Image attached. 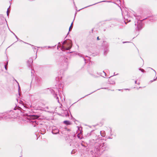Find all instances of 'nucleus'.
Masks as SVG:
<instances>
[{"label":"nucleus","instance_id":"1","mask_svg":"<svg viewBox=\"0 0 157 157\" xmlns=\"http://www.w3.org/2000/svg\"><path fill=\"white\" fill-rule=\"evenodd\" d=\"M103 140L97 139L95 140L93 139L91 142L94 144V151L97 154H99V152H103L105 150V144Z\"/></svg>","mask_w":157,"mask_h":157},{"label":"nucleus","instance_id":"2","mask_svg":"<svg viewBox=\"0 0 157 157\" xmlns=\"http://www.w3.org/2000/svg\"><path fill=\"white\" fill-rule=\"evenodd\" d=\"M5 113V119L8 120L13 118V116L14 113L13 111L10 110L4 113Z\"/></svg>","mask_w":157,"mask_h":157},{"label":"nucleus","instance_id":"3","mask_svg":"<svg viewBox=\"0 0 157 157\" xmlns=\"http://www.w3.org/2000/svg\"><path fill=\"white\" fill-rule=\"evenodd\" d=\"M33 62L32 59L30 58L27 61V65L29 67H30L31 66V63Z\"/></svg>","mask_w":157,"mask_h":157},{"label":"nucleus","instance_id":"4","mask_svg":"<svg viewBox=\"0 0 157 157\" xmlns=\"http://www.w3.org/2000/svg\"><path fill=\"white\" fill-rule=\"evenodd\" d=\"M69 46L67 48H65L64 46H63L62 47V49L63 50H69L71 48V43L70 42L69 43Z\"/></svg>","mask_w":157,"mask_h":157},{"label":"nucleus","instance_id":"5","mask_svg":"<svg viewBox=\"0 0 157 157\" xmlns=\"http://www.w3.org/2000/svg\"><path fill=\"white\" fill-rule=\"evenodd\" d=\"M137 30L138 31H139L142 29V23L140 22V23H139L138 25H137Z\"/></svg>","mask_w":157,"mask_h":157},{"label":"nucleus","instance_id":"6","mask_svg":"<svg viewBox=\"0 0 157 157\" xmlns=\"http://www.w3.org/2000/svg\"><path fill=\"white\" fill-rule=\"evenodd\" d=\"M125 21H127L128 22H130L131 21V18L128 17V15H126L124 17Z\"/></svg>","mask_w":157,"mask_h":157},{"label":"nucleus","instance_id":"7","mask_svg":"<svg viewBox=\"0 0 157 157\" xmlns=\"http://www.w3.org/2000/svg\"><path fill=\"white\" fill-rule=\"evenodd\" d=\"M5 113H0V120H2L5 119Z\"/></svg>","mask_w":157,"mask_h":157},{"label":"nucleus","instance_id":"8","mask_svg":"<svg viewBox=\"0 0 157 157\" xmlns=\"http://www.w3.org/2000/svg\"><path fill=\"white\" fill-rule=\"evenodd\" d=\"M108 81L109 83L110 84H114L115 83L114 80L111 78L109 79Z\"/></svg>","mask_w":157,"mask_h":157},{"label":"nucleus","instance_id":"9","mask_svg":"<svg viewBox=\"0 0 157 157\" xmlns=\"http://www.w3.org/2000/svg\"><path fill=\"white\" fill-rule=\"evenodd\" d=\"M59 131L58 129H53L52 132L54 134H56L59 133Z\"/></svg>","mask_w":157,"mask_h":157},{"label":"nucleus","instance_id":"10","mask_svg":"<svg viewBox=\"0 0 157 157\" xmlns=\"http://www.w3.org/2000/svg\"><path fill=\"white\" fill-rule=\"evenodd\" d=\"M63 123L65 124L66 125H69L71 124V122L70 121H63Z\"/></svg>","mask_w":157,"mask_h":157},{"label":"nucleus","instance_id":"11","mask_svg":"<svg viewBox=\"0 0 157 157\" xmlns=\"http://www.w3.org/2000/svg\"><path fill=\"white\" fill-rule=\"evenodd\" d=\"M103 44L104 46H105V47H107L109 46V44L108 43L106 42V41H104L103 42Z\"/></svg>","mask_w":157,"mask_h":157},{"label":"nucleus","instance_id":"12","mask_svg":"<svg viewBox=\"0 0 157 157\" xmlns=\"http://www.w3.org/2000/svg\"><path fill=\"white\" fill-rule=\"evenodd\" d=\"M106 1H101V2H97V3H94V4H92V5H89V6H86V7H85L84 8H86V7H89V6H92L93 5H95V4H97V3H98L101 2H106Z\"/></svg>","mask_w":157,"mask_h":157},{"label":"nucleus","instance_id":"13","mask_svg":"<svg viewBox=\"0 0 157 157\" xmlns=\"http://www.w3.org/2000/svg\"><path fill=\"white\" fill-rule=\"evenodd\" d=\"M55 97L56 98L57 101L59 102V99L58 97L57 96V95H55Z\"/></svg>","mask_w":157,"mask_h":157},{"label":"nucleus","instance_id":"14","mask_svg":"<svg viewBox=\"0 0 157 157\" xmlns=\"http://www.w3.org/2000/svg\"><path fill=\"white\" fill-rule=\"evenodd\" d=\"M108 50L107 48H106V49H105L104 52V54H105V52H108Z\"/></svg>","mask_w":157,"mask_h":157},{"label":"nucleus","instance_id":"15","mask_svg":"<svg viewBox=\"0 0 157 157\" xmlns=\"http://www.w3.org/2000/svg\"><path fill=\"white\" fill-rule=\"evenodd\" d=\"M100 134H101V136H102V137H104L105 136V134H102L101 131L100 132Z\"/></svg>","mask_w":157,"mask_h":157},{"label":"nucleus","instance_id":"16","mask_svg":"<svg viewBox=\"0 0 157 157\" xmlns=\"http://www.w3.org/2000/svg\"><path fill=\"white\" fill-rule=\"evenodd\" d=\"M10 11L9 10V8H8L7 9V15L8 16L9 15V14L10 13Z\"/></svg>","mask_w":157,"mask_h":157},{"label":"nucleus","instance_id":"17","mask_svg":"<svg viewBox=\"0 0 157 157\" xmlns=\"http://www.w3.org/2000/svg\"><path fill=\"white\" fill-rule=\"evenodd\" d=\"M109 132H110V134L112 135L111 134V133H112V129L111 128H109Z\"/></svg>","mask_w":157,"mask_h":157},{"label":"nucleus","instance_id":"18","mask_svg":"<svg viewBox=\"0 0 157 157\" xmlns=\"http://www.w3.org/2000/svg\"><path fill=\"white\" fill-rule=\"evenodd\" d=\"M72 28V26H71V25L69 27V31H70L71 30V29Z\"/></svg>","mask_w":157,"mask_h":157},{"label":"nucleus","instance_id":"19","mask_svg":"<svg viewBox=\"0 0 157 157\" xmlns=\"http://www.w3.org/2000/svg\"><path fill=\"white\" fill-rule=\"evenodd\" d=\"M66 43V40H65L63 42V44H65Z\"/></svg>","mask_w":157,"mask_h":157},{"label":"nucleus","instance_id":"20","mask_svg":"<svg viewBox=\"0 0 157 157\" xmlns=\"http://www.w3.org/2000/svg\"><path fill=\"white\" fill-rule=\"evenodd\" d=\"M13 33L14 34V35L15 36L16 38L17 39V40H18V38L17 37L15 34L14 33Z\"/></svg>","mask_w":157,"mask_h":157},{"label":"nucleus","instance_id":"21","mask_svg":"<svg viewBox=\"0 0 157 157\" xmlns=\"http://www.w3.org/2000/svg\"><path fill=\"white\" fill-rule=\"evenodd\" d=\"M139 70H140L142 72H144V70L143 69H139Z\"/></svg>","mask_w":157,"mask_h":157},{"label":"nucleus","instance_id":"22","mask_svg":"<svg viewBox=\"0 0 157 157\" xmlns=\"http://www.w3.org/2000/svg\"><path fill=\"white\" fill-rule=\"evenodd\" d=\"M157 78V77H156V78L154 79V80H151V82H153V81L155 80H156V79Z\"/></svg>","mask_w":157,"mask_h":157},{"label":"nucleus","instance_id":"23","mask_svg":"<svg viewBox=\"0 0 157 157\" xmlns=\"http://www.w3.org/2000/svg\"><path fill=\"white\" fill-rule=\"evenodd\" d=\"M103 74L105 76H106V74L105 73L104 71L103 72Z\"/></svg>","mask_w":157,"mask_h":157},{"label":"nucleus","instance_id":"24","mask_svg":"<svg viewBox=\"0 0 157 157\" xmlns=\"http://www.w3.org/2000/svg\"><path fill=\"white\" fill-rule=\"evenodd\" d=\"M38 117H38V116H35V117H34V118H36V119H37V118H38Z\"/></svg>","mask_w":157,"mask_h":157},{"label":"nucleus","instance_id":"25","mask_svg":"<svg viewBox=\"0 0 157 157\" xmlns=\"http://www.w3.org/2000/svg\"><path fill=\"white\" fill-rule=\"evenodd\" d=\"M16 82H17V83H18V87H19V89H20V86H19V83H18V82L16 80Z\"/></svg>","mask_w":157,"mask_h":157},{"label":"nucleus","instance_id":"26","mask_svg":"<svg viewBox=\"0 0 157 157\" xmlns=\"http://www.w3.org/2000/svg\"><path fill=\"white\" fill-rule=\"evenodd\" d=\"M5 69L7 70V67H6V65H5Z\"/></svg>","mask_w":157,"mask_h":157},{"label":"nucleus","instance_id":"27","mask_svg":"<svg viewBox=\"0 0 157 157\" xmlns=\"http://www.w3.org/2000/svg\"><path fill=\"white\" fill-rule=\"evenodd\" d=\"M65 62L66 63V64H67V59H66L65 60Z\"/></svg>","mask_w":157,"mask_h":157},{"label":"nucleus","instance_id":"28","mask_svg":"<svg viewBox=\"0 0 157 157\" xmlns=\"http://www.w3.org/2000/svg\"><path fill=\"white\" fill-rule=\"evenodd\" d=\"M33 122H35L36 123V121H32Z\"/></svg>","mask_w":157,"mask_h":157},{"label":"nucleus","instance_id":"29","mask_svg":"<svg viewBox=\"0 0 157 157\" xmlns=\"http://www.w3.org/2000/svg\"><path fill=\"white\" fill-rule=\"evenodd\" d=\"M151 68V69L152 70H153V71H154L155 72V73H156V71H155V70H153L152 68Z\"/></svg>","mask_w":157,"mask_h":157},{"label":"nucleus","instance_id":"30","mask_svg":"<svg viewBox=\"0 0 157 157\" xmlns=\"http://www.w3.org/2000/svg\"><path fill=\"white\" fill-rule=\"evenodd\" d=\"M137 83V81L136 80L135 81V84H136Z\"/></svg>","mask_w":157,"mask_h":157},{"label":"nucleus","instance_id":"31","mask_svg":"<svg viewBox=\"0 0 157 157\" xmlns=\"http://www.w3.org/2000/svg\"><path fill=\"white\" fill-rule=\"evenodd\" d=\"M36 50V48H34V51H35V50Z\"/></svg>","mask_w":157,"mask_h":157},{"label":"nucleus","instance_id":"32","mask_svg":"<svg viewBox=\"0 0 157 157\" xmlns=\"http://www.w3.org/2000/svg\"><path fill=\"white\" fill-rule=\"evenodd\" d=\"M36 50V48H34V51H35V50Z\"/></svg>","mask_w":157,"mask_h":157},{"label":"nucleus","instance_id":"33","mask_svg":"<svg viewBox=\"0 0 157 157\" xmlns=\"http://www.w3.org/2000/svg\"><path fill=\"white\" fill-rule=\"evenodd\" d=\"M73 23V22H72V23H71V26H72V25Z\"/></svg>","mask_w":157,"mask_h":157},{"label":"nucleus","instance_id":"34","mask_svg":"<svg viewBox=\"0 0 157 157\" xmlns=\"http://www.w3.org/2000/svg\"><path fill=\"white\" fill-rule=\"evenodd\" d=\"M97 40H99V37H98L97 38Z\"/></svg>","mask_w":157,"mask_h":157},{"label":"nucleus","instance_id":"35","mask_svg":"<svg viewBox=\"0 0 157 157\" xmlns=\"http://www.w3.org/2000/svg\"><path fill=\"white\" fill-rule=\"evenodd\" d=\"M83 59H84V60L85 61H86V59H85L84 58H83Z\"/></svg>","mask_w":157,"mask_h":157},{"label":"nucleus","instance_id":"36","mask_svg":"<svg viewBox=\"0 0 157 157\" xmlns=\"http://www.w3.org/2000/svg\"><path fill=\"white\" fill-rule=\"evenodd\" d=\"M51 47L50 46H48V48H50Z\"/></svg>","mask_w":157,"mask_h":157},{"label":"nucleus","instance_id":"37","mask_svg":"<svg viewBox=\"0 0 157 157\" xmlns=\"http://www.w3.org/2000/svg\"><path fill=\"white\" fill-rule=\"evenodd\" d=\"M125 90H129V89H125Z\"/></svg>","mask_w":157,"mask_h":157},{"label":"nucleus","instance_id":"38","mask_svg":"<svg viewBox=\"0 0 157 157\" xmlns=\"http://www.w3.org/2000/svg\"><path fill=\"white\" fill-rule=\"evenodd\" d=\"M126 42H123V43H126Z\"/></svg>","mask_w":157,"mask_h":157},{"label":"nucleus","instance_id":"39","mask_svg":"<svg viewBox=\"0 0 157 157\" xmlns=\"http://www.w3.org/2000/svg\"><path fill=\"white\" fill-rule=\"evenodd\" d=\"M92 93H92H90V94H91V93Z\"/></svg>","mask_w":157,"mask_h":157},{"label":"nucleus","instance_id":"40","mask_svg":"<svg viewBox=\"0 0 157 157\" xmlns=\"http://www.w3.org/2000/svg\"><path fill=\"white\" fill-rule=\"evenodd\" d=\"M138 84H140V83H138Z\"/></svg>","mask_w":157,"mask_h":157}]
</instances>
